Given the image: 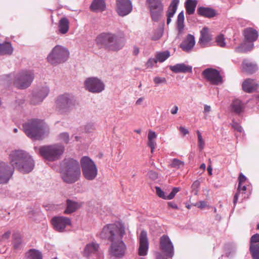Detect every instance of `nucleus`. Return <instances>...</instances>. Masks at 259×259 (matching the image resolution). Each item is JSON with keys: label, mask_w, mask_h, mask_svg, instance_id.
<instances>
[{"label": "nucleus", "mask_w": 259, "mask_h": 259, "mask_svg": "<svg viewBox=\"0 0 259 259\" xmlns=\"http://www.w3.org/2000/svg\"><path fill=\"white\" fill-rule=\"evenodd\" d=\"M125 234V228L122 224H108L102 229L100 236L110 242L108 250L110 258L120 259L125 255L127 247L122 239Z\"/></svg>", "instance_id": "nucleus-1"}, {"label": "nucleus", "mask_w": 259, "mask_h": 259, "mask_svg": "<svg viewBox=\"0 0 259 259\" xmlns=\"http://www.w3.org/2000/svg\"><path fill=\"white\" fill-rule=\"evenodd\" d=\"M10 163L13 167L22 173H29L34 166L32 156L23 150H15L9 154Z\"/></svg>", "instance_id": "nucleus-2"}, {"label": "nucleus", "mask_w": 259, "mask_h": 259, "mask_svg": "<svg viewBox=\"0 0 259 259\" xmlns=\"http://www.w3.org/2000/svg\"><path fill=\"white\" fill-rule=\"evenodd\" d=\"M80 175V167L77 160L73 159L64 160L61 171V176L64 182L74 183L79 180Z\"/></svg>", "instance_id": "nucleus-3"}, {"label": "nucleus", "mask_w": 259, "mask_h": 259, "mask_svg": "<svg viewBox=\"0 0 259 259\" xmlns=\"http://www.w3.org/2000/svg\"><path fill=\"white\" fill-rule=\"evenodd\" d=\"M23 131L29 138L40 140L47 135L49 132V127L43 122L38 119H32L23 125Z\"/></svg>", "instance_id": "nucleus-4"}, {"label": "nucleus", "mask_w": 259, "mask_h": 259, "mask_svg": "<svg viewBox=\"0 0 259 259\" xmlns=\"http://www.w3.org/2000/svg\"><path fill=\"white\" fill-rule=\"evenodd\" d=\"M99 48H106L113 51H118L124 46V42L119 39L115 34L103 32L97 36L95 40Z\"/></svg>", "instance_id": "nucleus-5"}, {"label": "nucleus", "mask_w": 259, "mask_h": 259, "mask_svg": "<svg viewBox=\"0 0 259 259\" xmlns=\"http://www.w3.org/2000/svg\"><path fill=\"white\" fill-rule=\"evenodd\" d=\"M64 151V146L58 144L44 146L39 149V152L41 156L50 161L59 159Z\"/></svg>", "instance_id": "nucleus-6"}, {"label": "nucleus", "mask_w": 259, "mask_h": 259, "mask_svg": "<svg viewBox=\"0 0 259 259\" xmlns=\"http://www.w3.org/2000/svg\"><path fill=\"white\" fill-rule=\"evenodd\" d=\"M69 56L68 49L62 46H56L47 57L49 63L53 65H57L66 62Z\"/></svg>", "instance_id": "nucleus-7"}, {"label": "nucleus", "mask_w": 259, "mask_h": 259, "mask_svg": "<svg viewBox=\"0 0 259 259\" xmlns=\"http://www.w3.org/2000/svg\"><path fill=\"white\" fill-rule=\"evenodd\" d=\"M34 76L31 70H22L13 75V85L19 89H25L31 84Z\"/></svg>", "instance_id": "nucleus-8"}, {"label": "nucleus", "mask_w": 259, "mask_h": 259, "mask_svg": "<svg viewBox=\"0 0 259 259\" xmlns=\"http://www.w3.org/2000/svg\"><path fill=\"white\" fill-rule=\"evenodd\" d=\"M245 42L236 48L235 51L238 53H246L251 51L254 46L253 42L258 37L257 31L250 27L245 29L243 31Z\"/></svg>", "instance_id": "nucleus-9"}, {"label": "nucleus", "mask_w": 259, "mask_h": 259, "mask_svg": "<svg viewBox=\"0 0 259 259\" xmlns=\"http://www.w3.org/2000/svg\"><path fill=\"white\" fill-rule=\"evenodd\" d=\"M82 174L88 180H94L98 174L97 167L95 162L89 157L84 156L80 159Z\"/></svg>", "instance_id": "nucleus-10"}, {"label": "nucleus", "mask_w": 259, "mask_h": 259, "mask_svg": "<svg viewBox=\"0 0 259 259\" xmlns=\"http://www.w3.org/2000/svg\"><path fill=\"white\" fill-rule=\"evenodd\" d=\"M56 108L61 113L68 112L74 104L73 96L64 94L59 96L56 102Z\"/></svg>", "instance_id": "nucleus-11"}, {"label": "nucleus", "mask_w": 259, "mask_h": 259, "mask_svg": "<svg viewBox=\"0 0 259 259\" xmlns=\"http://www.w3.org/2000/svg\"><path fill=\"white\" fill-rule=\"evenodd\" d=\"M85 89L92 93H100L105 89L104 83L97 77H89L84 81Z\"/></svg>", "instance_id": "nucleus-12"}, {"label": "nucleus", "mask_w": 259, "mask_h": 259, "mask_svg": "<svg viewBox=\"0 0 259 259\" xmlns=\"http://www.w3.org/2000/svg\"><path fill=\"white\" fill-rule=\"evenodd\" d=\"M146 3L150 9L152 20L154 21H158L163 10L161 1L160 0H147Z\"/></svg>", "instance_id": "nucleus-13"}, {"label": "nucleus", "mask_w": 259, "mask_h": 259, "mask_svg": "<svg viewBox=\"0 0 259 259\" xmlns=\"http://www.w3.org/2000/svg\"><path fill=\"white\" fill-rule=\"evenodd\" d=\"M202 75L213 84L218 85L222 82V77L220 72L215 69L207 68L202 72Z\"/></svg>", "instance_id": "nucleus-14"}, {"label": "nucleus", "mask_w": 259, "mask_h": 259, "mask_svg": "<svg viewBox=\"0 0 259 259\" xmlns=\"http://www.w3.org/2000/svg\"><path fill=\"white\" fill-rule=\"evenodd\" d=\"M14 169L8 163L0 162V184H6L13 174Z\"/></svg>", "instance_id": "nucleus-15"}, {"label": "nucleus", "mask_w": 259, "mask_h": 259, "mask_svg": "<svg viewBox=\"0 0 259 259\" xmlns=\"http://www.w3.org/2000/svg\"><path fill=\"white\" fill-rule=\"evenodd\" d=\"M160 248L165 255L172 257L174 255V246L167 235H163L160 238Z\"/></svg>", "instance_id": "nucleus-16"}, {"label": "nucleus", "mask_w": 259, "mask_h": 259, "mask_svg": "<svg viewBox=\"0 0 259 259\" xmlns=\"http://www.w3.org/2000/svg\"><path fill=\"white\" fill-rule=\"evenodd\" d=\"M132 3L130 0H116V11L122 17L131 13L132 10Z\"/></svg>", "instance_id": "nucleus-17"}, {"label": "nucleus", "mask_w": 259, "mask_h": 259, "mask_svg": "<svg viewBox=\"0 0 259 259\" xmlns=\"http://www.w3.org/2000/svg\"><path fill=\"white\" fill-rule=\"evenodd\" d=\"M139 247L138 254L140 256H145L147 254L149 248V241L147 232L142 230L139 237Z\"/></svg>", "instance_id": "nucleus-18"}, {"label": "nucleus", "mask_w": 259, "mask_h": 259, "mask_svg": "<svg viewBox=\"0 0 259 259\" xmlns=\"http://www.w3.org/2000/svg\"><path fill=\"white\" fill-rule=\"evenodd\" d=\"M52 223L54 228L59 232L63 231L71 223L70 219L65 217H55L52 219Z\"/></svg>", "instance_id": "nucleus-19"}, {"label": "nucleus", "mask_w": 259, "mask_h": 259, "mask_svg": "<svg viewBox=\"0 0 259 259\" xmlns=\"http://www.w3.org/2000/svg\"><path fill=\"white\" fill-rule=\"evenodd\" d=\"M49 93V89L48 87H42L39 91L34 93L31 100V103L34 105L40 103L48 96Z\"/></svg>", "instance_id": "nucleus-20"}, {"label": "nucleus", "mask_w": 259, "mask_h": 259, "mask_svg": "<svg viewBox=\"0 0 259 259\" xmlns=\"http://www.w3.org/2000/svg\"><path fill=\"white\" fill-rule=\"evenodd\" d=\"M250 243L249 249L253 259H259V234L253 235Z\"/></svg>", "instance_id": "nucleus-21"}, {"label": "nucleus", "mask_w": 259, "mask_h": 259, "mask_svg": "<svg viewBox=\"0 0 259 259\" xmlns=\"http://www.w3.org/2000/svg\"><path fill=\"white\" fill-rule=\"evenodd\" d=\"M195 44V37L193 35L189 34L186 38L181 42L180 46L184 52L189 53L194 48Z\"/></svg>", "instance_id": "nucleus-22"}, {"label": "nucleus", "mask_w": 259, "mask_h": 259, "mask_svg": "<svg viewBox=\"0 0 259 259\" xmlns=\"http://www.w3.org/2000/svg\"><path fill=\"white\" fill-rule=\"evenodd\" d=\"M241 67L242 71L249 74H252L258 70L257 64L247 59L243 60Z\"/></svg>", "instance_id": "nucleus-23"}, {"label": "nucleus", "mask_w": 259, "mask_h": 259, "mask_svg": "<svg viewBox=\"0 0 259 259\" xmlns=\"http://www.w3.org/2000/svg\"><path fill=\"white\" fill-rule=\"evenodd\" d=\"M259 82L254 79L247 78L242 83V88L243 90L246 93H252L258 88Z\"/></svg>", "instance_id": "nucleus-24"}, {"label": "nucleus", "mask_w": 259, "mask_h": 259, "mask_svg": "<svg viewBox=\"0 0 259 259\" xmlns=\"http://www.w3.org/2000/svg\"><path fill=\"white\" fill-rule=\"evenodd\" d=\"M211 35L209 33V29L207 27H204L200 31V37L199 39V43L202 47L207 46V44L211 40Z\"/></svg>", "instance_id": "nucleus-25"}, {"label": "nucleus", "mask_w": 259, "mask_h": 259, "mask_svg": "<svg viewBox=\"0 0 259 259\" xmlns=\"http://www.w3.org/2000/svg\"><path fill=\"white\" fill-rule=\"evenodd\" d=\"M169 69L174 73H186L191 72L192 67L191 66L187 65L184 63L177 64L175 65L169 66Z\"/></svg>", "instance_id": "nucleus-26"}, {"label": "nucleus", "mask_w": 259, "mask_h": 259, "mask_svg": "<svg viewBox=\"0 0 259 259\" xmlns=\"http://www.w3.org/2000/svg\"><path fill=\"white\" fill-rule=\"evenodd\" d=\"M179 0H173L168 7L167 12V20L166 23L168 25L171 22V18L174 16L178 7Z\"/></svg>", "instance_id": "nucleus-27"}, {"label": "nucleus", "mask_w": 259, "mask_h": 259, "mask_svg": "<svg viewBox=\"0 0 259 259\" xmlns=\"http://www.w3.org/2000/svg\"><path fill=\"white\" fill-rule=\"evenodd\" d=\"M90 8L92 11L95 12L104 11L106 8L105 0H94L90 6Z\"/></svg>", "instance_id": "nucleus-28"}, {"label": "nucleus", "mask_w": 259, "mask_h": 259, "mask_svg": "<svg viewBox=\"0 0 259 259\" xmlns=\"http://www.w3.org/2000/svg\"><path fill=\"white\" fill-rule=\"evenodd\" d=\"M197 13L200 16L208 18L213 17L216 14L213 9L203 7L198 8L197 9Z\"/></svg>", "instance_id": "nucleus-29"}, {"label": "nucleus", "mask_w": 259, "mask_h": 259, "mask_svg": "<svg viewBox=\"0 0 259 259\" xmlns=\"http://www.w3.org/2000/svg\"><path fill=\"white\" fill-rule=\"evenodd\" d=\"M59 31L61 34L66 33L69 30V22L66 17L62 18L59 22Z\"/></svg>", "instance_id": "nucleus-30"}, {"label": "nucleus", "mask_w": 259, "mask_h": 259, "mask_svg": "<svg viewBox=\"0 0 259 259\" xmlns=\"http://www.w3.org/2000/svg\"><path fill=\"white\" fill-rule=\"evenodd\" d=\"M66 205L67 207L64 211V213L66 214H70L74 212L80 206L78 203L69 199L67 200Z\"/></svg>", "instance_id": "nucleus-31"}, {"label": "nucleus", "mask_w": 259, "mask_h": 259, "mask_svg": "<svg viewBox=\"0 0 259 259\" xmlns=\"http://www.w3.org/2000/svg\"><path fill=\"white\" fill-rule=\"evenodd\" d=\"M99 245L98 243L93 242L88 244L84 250V254L86 256H89L91 254L96 253L99 249Z\"/></svg>", "instance_id": "nucleus-32"}, {"label": "nucleus", "mask_w": 259, "mask_h": 259, "mask_svg": "<svg viewBox=\"0 0 259 259\" xmlns=\"http://www.w3.org/2000/svg\"><path fill=\"white\" fill-rule=\"evenodd\" d=\"M13 52V48L10 42H6L0 44V54L11 55Z\"/></svg>", "instance_id": "nucleus-33"}, {"label": "nucleus", "mask_w": 259, "mask_h": 259, "mask_svg": "<svg viewBox=\"0 0 259 259\" xmlns=\"http://www.w3.org/2000/svg\"><path fill=\"white\" fill-rule=\"evenodd\" d=\"M243 109V105L239 100L236 99L233 101L231 105V110L236 113H241Z\"/></svg>", "instance_id": "nucleus-34"}, {"label": "nucleus", "mask_w": 259, "mask_h": 259, "mask_svg": "<svg viewBox=\"0 0 259 259\" xmlns=\"http://www.w3.org/2000/svg\"><path fill=\"white\" fill-rule=\"evenodd\" d=\"M197 4V2L196 0H186L185 7L187 13L189 15L193 14L195 12Z\"/></svg>", "instance_id": "nucleus-35"}, {"label": "nucleus", "mask_w": 259, "mask_h": 259, "mask_svg": "<svg viewBox=\"0 0 259 259\" xmlns=\"http://www.w3.org/2000/svg\"><path fill=\"white\" fill-rule=\"evenodd\" d=\"M184 12L182 11L179 14L177 20V29L179 32V34H182L183 32L184 28Z\"/></svg>", "instance_id": "nucleus-36"}, {"label": "nucleus", "mask_w": 259, "mask_h": 259, "mask_svg": "<svg viewBox=\"0 0 259 259\" xmlns=\"http://www.w3.org/2000/svg\"><path fill=\"white\" fill-rule=\"evenodd\" d=\"M26 259H42L41 253L35 249H30L26 253Z\"/></svg>", "instance_id": "nucleus-37"}, {"label": "nucleus", "mask_w": 259, "mask_h": 259, "mask_svg": "<svg viewBox=\"0 0 259 259\" xmlns=\"http://www.w3.org/2000/svg\"><path fill=\"white\" fill-rule=\"evenodd\" d=\"M170 56V53L168 51L158 52L155 57L159 62H163Z\"/></svg>", "instance_id": "nucleus-38"}, {"label": "nucleus", "mask_w": 259, "mask_h": 259, "mask_svg": "<svg viewBox=\"0 0 259 259\" xmlns=\"http://www.w3.org/2000/svg\"><path fill=\"white\" fill-rule=\"evenodd\" d=\"M184 162L178 159L174 158L172 159L170 164V166L177 169L180 168L184 166Z\"/></svg>", "instance_id": "nucleus-39"}, {"label": "nucleus", "mask_w": 259, "mask_h": 259, "mask_svg": "<svg viewBox=\"0 0 259 259\" xmlns=\"http://www.w3.org/2000/svg\"><path fill=\"white\" fill-rule=\"evenodd\" d=\"M246 187L245 185H242L241 186L240 189H239V186L238 187L237 192L235 194V195H234V197L233 203L234 205H236V204L237 203L239 195L241 193H242V194L244 193V192L246 191Z\"/></svg>", "instance_id": "nucleus-40"}, {"label": "nucleus", "mask_w": 259, "mask_h": 259, "mask_svg": "<svg viewBox=\"0 0 259 259\" xmlns=\"http://www.w3.org/2000/svg\"><path fill=\"white\" fill-rule=\"evenodd\" d=\"M197 135L198 136V145L199 149L202 150L204 148L205 142L202 138V136L199 131H197Z\"/></svg>", "instance_id": "nucleus-41"}, {"label": "nucleus", "mask_w": 259, "mask_h": 259, "mask_svg": "<svg viewBox=\"0 0 259 259\" xmlns=\"http://www.w3.org/2000/svg\"><path fill=\"white\" fill-rule=\"evenodd\" d=\"M59 140L64 143L67 144L69 141V136L68 133H63L58 136Z\"/></svg>", "instance_id": "nucleus-42"}, {"label": "nucleus", "mask_w": 259, "mask_h": 259, "mask_svg": "<svg viewBox=\"0 0 259 259\" xmlns=\"http://www.w3.org/2000/svg\"><path fill=\"white\" fill-rule=\"evenodd\" d=\"M217 45L221 47H224L226 46V42L224 36L222 34L219 35L216 38Z\"/></svg>", "instance_id": "nucleus-43"}, {"label": "nucleus", "mask_w": 259, "mask_h": 259, "mask_svg": "<svg viewBox=\"0 0 259 259\" xmlns=\"http://www.w3.org/2000/svg\"><path fill=\"white\" fill-rule=\"evenodd\" d=\"M155 189L156 194L159 197L167 200L166 198L168 197V195H165V193L158 187H156Z\"/></svg>", "instance_id": "nucleus-44"}, {"label": "nucleus", "mask_w": 259, "mask_h": 259, "mask_svg": "<svg viewBox=\"0 0 259 259\" xmlns=\"http://www.w3.org/2000/svg\"><path fill=\"white\" fill-rule=\"evenodd\" d=\"M163 34L162 30L161 29L157 30L154 34L152 36V39L153 40H157L160 39Z\"/></svg>", "instance_id": "nucleus-45"}, {"label": "nucleus", "mask_w": 259, "mask_h": 259, "mask_svg": "<svg viewBox=\"0 0 259 259\" xmlns=\"http://www.w3.org/2000/svg\"><path fill=\"white\" fill-rule=\"evenodd\" d=\"M153 81L156 85H158L159 84L166 83V79L165 77L156 76L154 78Z\"/></svg>", "instance_id": "nucleus-46"}, {"label": "nucleus", "mask_w": 259, "mask_h": 259, "mask_svg": "<svg viewBox=\"0 0 259 259\" xmlns=\"http://www.w3.org/2000/svg\"><path fill=\"white\" fill-rule=\"evenodd\" d=\"M180 189L179 187H175L172 189V191L168 195V197H167V200L172 199L176 194L180 191Z\"/></svg>", "instance_id": "nucleus-47"}, {"label": "nucleus", "mask_w": 259, "mask_h": 259, "mask_svg": "<svg viewBox=\"0 0 259 259\" xmlns=\"http://www.w3.org/2000/svg\"><path fill=\"white\" fill-rule=\"evenodd\" d=\"M246 178L242 174H241L238 178L239 189H241V186L246 181Z\"/></svg>", "instance_id": "nucleus-48"}, {"label": "nucleus", "mask_w": 259, "mask_h": 259, "mask_svg": "<svg viewBox=\"0 0 259 259\" xmlns=\"http://www.w3.org/2000/svg\"><path fill=\"white\" fill-rule=\"evenodd\" d=\"M148 145L150 147L151 151L152 153H153L156 145V142H155V140H148Z\"/></svg>", "instance_id": "nucleus-49"}, {"label": "nucleus", "mask_w": 259, "mask_h": 259, "mask_svg": "<svg viewBox=\"0 0 259 259\" xmlns=\"http://www.w3.org/2000/svg\"><path fill=\"white\" fill-rule=\"evenodd\" d=\"M157 62H158V61L156 58H150L148 61V62L147 63V65L148 67H152Z\"/></svg>", "instance_id": "nucleus-50"}, {"label": "nucleus", "mask_w": 259, "mask_h": 259, "mask_svg": "<svg viewBox=\"0 0 259 259\" xmlns=\"http://www.w3.org/2000/svg\"><path fill=\"white\" fill-rule=\"evenodd\" d=\"M232 127L236 131L241 133L243 131L242 127L237 122H233L232 124Z\"/></svg>", "instance_id": "nucleus-51"}, {"label": "nucleus", "mask_w": 259, "mask_h": 259, "mask_svg": "<svg viewBox=\"0 0 259 259\" xmlns=\"http://www.w3.org/2000/svg\"><path fill=\"white\" fill-rule=\"evenodd\" d=\"M156 137L157 135L154 132L151 130L149 131L148 135V140H155L156 138Z\"/></svg>", "instance_id": "nucleus-52"}, {"label": "nucleus", "mask_w": 259, "mask_h": 259, "mask_svg": "<svg viewBox=\"0 0 259 259\" xmlns=\"http://www.w3.org/2000/svg\"><path fill=\"white\" fill-rule=\"evenodd\" d=\"M148 177L149 178L153 180H156L158 178L157 174L154 171H150L148 174Z\"/></svg>", "instance_id": "nucleus-53"}, {"label": "nucleus", "mask_w": 259, "mask_h": 259, "mask_svg": "<svg viewBox=\"0 0 259 259\" xmlns=\"http://www.w3.org/2000/svg\"><path fill=\"white\" fill-rule=\"evenodd\" d=\"M140 52L139 48L137 46H134L133 51V55L134 56H138Z\"/></svg>", "instance_id": "nucleus-54"}, {"label": "nucleus", "mask_w": 259, "mask_h": 259, "mask_svg": "<svg viewBox=\"0 0 259 259\" xmlns=\"http://www.w3.org/2000/svg\"><path fill=\"white\" fill-rule=\"evenodd\" d=\"M10 235H11V232L7 231V232H6L5 234H4L3 235L2 239L3 240L8 239L10 237Z\"/></svg>", "instance_id": "nucleus-55"}, {"label": "nucleus", "mask_w": 259, "mask_h": 259, "mask_svg": "<svg viewBox=\"0 0 259 259\" xmlns=\"http://www.w3.org/2000/svg\"><path fill=\"white\" fill-rule=\"evenodd\" d=\"M179 130L184 135H186L189 133L188 131L183 126H180Z\"/></svg>", "instance_id": "nucleus-56"}, {"label": "nucleus", "mask_w": 259, "mask_h": 259, "mask_svg": "<svg viewBox=\"0 0 259 259\" xmlns=\"http://www.w3.org/2000/svg\"><path fill=\"white\" fill-rule=\"evenodd\" d=\"M179 110L178 107L176 105L174 106V107L171 109L170 112L172 114H176L177 113L178 111Z\"/></svg>", "instance_id": "nucleus-57"}, {"label": "nucleus", "mask_w": 259, "mask_h": 259, "mask_svg": "<svg viewBox=\"0 0 259 259\" xmlns=\"http://www.w3.org/2000/svg\"><path fill=\"white\" fill-rule=\"evenodd\" d=\"M197 205H198V207L200 208H203L206 207V203L204 201H200L199 204H197Z\"/></svg>", "instance_id": "nucleus-58"}, {"label": "nucleus", "mask_w": 259, "mask_h": 259, "mask_svg": "<svg viewBox=\"0 0 259 259\" xmlns=\"http://www.w3.org/2000/svg\"><path fill=\"white\" fill-rule=\"evenodd\" d=\"M211 111V107L210 106L205 105L204 107V112L208 113Z\"/></svg>", "instance_id": "nucleus-59"}, {"label": "nucleus", "mask_w": 259, "mask_h": 259, "mask_svg": "<svg viewBox=\"0 0 259 259\" xmlns=\"http://www.w3.org/2000/svg\"><path fill=\"white\" fill-rule=\"evenodd\" d=\"M168 205L169 207H171V208H175V209H178V207L177 206V205L174 203V202H169L168 203Z\"/></svg>", "instance_id": "nucleus-60"}, {"label": "nucleus", "mask_w": 259, "mask_h": 259, "mask_svg": "<svg viewBox=\"0 0 259 259\" xmlns=\"http://www.w3.org/2000/svg\"><path fill=\"white\" fill-rule=\"evenodd\" d=\"M199 186V182L198 181H195L192 185V188L193 189H197Z\"/></svg>", "instance_id": "nucleus-61"}, {"label": "nucleus", "mask_w": 259, "mask_h": 259, "mask_svg": "<svg viewBox=\"0 0 259 259\" xmlns=\"http://www.w3.org/2000/svg\"><path fill=\"white\" fill-rule=\"evenodd\" d=\"M144 97H141L139 98L137 101L136 102V104L137 105H140L142 104V102L144 101Z\"/></svg>", "instance_id": "nucleus-62"}, {"label": "nucleus", "mask_w": 259, "mask_h": 259, "mask_svg": "<svg viewBox=\"0 0 259 259\" xmlns=\"http://www.w3.org/2000/svg\"><path fill=\"white\" fill-rule=\"evenodd\" d=\"M156 259H167L161 253H158L156 255Z\"/></svg>", "instance_id": "nucleus-63"}, {"label": "nucleus", "mask_w": 259, "mask_h": 259, "mask_svg": "<svg viewBox=\"0 0 259 259\" xmlns=\"http://www.w3.org/2000/svg\"><path fill=\"white\" fill-rule=\"evenodd\" d=\"M212 168L211 165H209L207 167V171H208V172L209 175H212Z\"/></svg>", "instance_id": "nucleus-64"}]
</instances>
